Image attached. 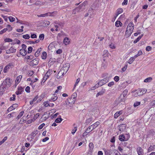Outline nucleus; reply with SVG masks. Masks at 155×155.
Masks as SVG:
<instances>
[{
  "mask_svg": "<svg viewBox=\"0 0 155 155\" xmlns=\"http://www.w3.org/2000/svg\"><path fill=\"white\" fill-rule=\"evenodd\" d=\"M11 83L10 79L7 78L2 83L0 86V95H2L5 90L10 87Z\"/></svg>",
  "mask_w": 155,
  "mask_h": 155,
  "instance_id": "f257e3e1",
  "label": "nucleus"
},
{
  "mask_svg": "<svg viewBox=\"0 0 155 155\" xmlns=\"http://www.w3.org/2000/svg\"><path fill=\"white\" fill-rule=\"evenodd\" d=\"M134 29V24L132 21L129 23L127 26L125 31V35L127 37L130 36L132 33Z\"/></svg>",
  "mask_w": 155,
  "mask_h": 155,
  "instance_id": "f03ea898",
  "label": "nucleus"
},
{
  "mask_svg": "<svg viewBox=\"0 0 155 155\" xmlns=\"http://www.w3.org/2000/svg\"><path fill=\"white\" fill-rule=\"evenodd\" d=\"M70 65L69 64L67 63L64 65L58 74V76H59L60 74H62L61 76H63L64 74H66L68 71L70 67Z\"/></svg>",
  "mask_w": 155,
  "mask_h": 155,
  "instance_id": "7ed1b4c3",
  "label": "nucleus"
},
{
  "mask_svg": "<svg viewBox=\"0 0 155 155\" xmlns=\"http://www.w3.org/2000/svg\"><path fill=\"white\" fill-rule=\"evenodd\" d=\"M130 137L128 134H122L119 136V140L121 141H125L128 140Z\"/></svg>",
  "mask_w": 155,
  "mask_h": 155,
  "instance_id": "20e7f679",
  "label": "nucleus"
},
{
  "mask_svg": "<svg viewBox=\"0 0 155 155\" xmlns=\"http://www.w3.org/2000/svg\"><path fill=\"white\" fill-rule=\"evenodd\" d=\"M100 124L99 122L97 121L94 124L91 125L89 127H88L87 129V131H89V132L88 133H89V132L92 131L94 129L96 128Z\"/></svg>",
  "mask_w": 155,
  "mask_h": 155,
  "instance_id": "39448f33",
  "label": "nucleus"
},
{
  "mask_svg": "<svg viewBox=\"0 0 155 155\" xmlns=\"http://www.w3.org/2000/svg\"><path fill=\"white\" fill-rule=\"evenodd\" d=\"M147 90L145 89H140L137 90L136 91L135 96H141L143 94H145L147 92Z\"/></svg>",
  "mask_w": 155,
  "mask_h": 155,
  "instance_id": "423d86ee",
  "label": "nucleus"
},
{
  "mask_svg": "<svg viewBox=\"0 0 155 155\" xmlns=\"http://www.w3.org/2000/svg\"><path fill=\"white\" fill-rule=\"evenodd\" d=\"M128 92V90L127 89L124 90L122 93L119 97V101L120 102L124 101H125V97L127 95Z\"/></svg>",
  "mask_w": 155,
  "mask_h": 155,
  "instance_id": "0eeeda50",
  "label": "nucleus"
},
{
  "mask_svg": "<svg viewBox=\"0 0 155 155\" xmlns=\"http://www.w3.org/2000/svg\"><path fill=\"white\" fill-rule=\"evenodd\" d=\"M52 70H48L45 75L44 77H43V80H42L41 83H42L43 82V83H44L49 77V76L52 74Z\"/></svg>",
  "mask_w": 155,
  "mask_h": 155,
  "instance_id": "6e6552de",
  "label": "nucleus"
},
{
  "mask_svg": "<svg viewBox=\"0 0 155 155\" xmlns=\"http://www.w3.org/2000/svg\"><path fill=\"white\" fill-rule=\"evenodd\" d=\"M108 153L110 155H118L120 154L117 150L115 149L110 150L109 151Z\"/></svg>",
  "mask_w": 155,
  "mask_h": 155,
  "instance_id": "1a4fd4ad",
  "label": "nucleus"
},
{
  "mask_svg": "<svg viewBox=\"0 0 155 155\" xmlns=\"http://www.w3.org/2000/svg\"><path fill=\"white\" fill-rule=\"evenodd\" d=\"M108 81V79L107 78H105L103 79L100 80L98 82V84L100 86H102L105 84Z\"/></svg>",
  "mask_w": 155,
  "mask_h": 155,
  "instance_id": "9d476101",
  "label": "nucleus"
},
{
  "mask_svg": "<svg viewBox=\"0 0 155 155\" xmlns=\"http://www.w3.org/2000/svg\"><path fill=\"white\" fill-rule=\"evenodd\" d=\"M16 50L13 47H11L9 49L6 50V52L7 54H10L15 52L16 51Z\"/></svg>",
  "mask_w": 155,
  "mask_h": 155,
  "instance_id": "9b49d317",
  "label": "nucleus"
},
{
  "mask_svg": "<svg viewBox=\"0 0 155 155\" xmlns=\"http://www.w3.org/2000/svg\"><path fill=\"white\" fill-rule=\"evenodd\" d=\"M39 63V59L38 58H36L33 59L31 62V64L33 66L37 65Z\"/></svg>",
  "mask_w": 155,
  "mask_h": 155,
  "instance_id": "f8f14e48",
  "label": "nucleus"
},
{
  "mask_svg": "<svg viewBox=\"0 0 155 155\" xmlns=\"http://www.w3.org/2000/svg\"><path fill=\"white\" fill-rule=\"evenodd\" d=\"M13 66V64L12 63H9L8 65L5 66L3 70V71L5 73H6L8 70L10 68Z\"/></svg>",
  "mask_w": 155,
  "mask_h": 155,
  "instance_id": "ddd939ff",
  "label": "nucleus"
},
{
  "mask_svg": "<svg viewBox=\"0 0 155 155\" xmlns=\"http://www.w3.org/2000/svg\"><path fill=\"white\" fill-rule=\"evenodd\" d=\"M22 76L21 75H19L18 76L15 80V85H17L20 82L21 78H22Z\"/></svg>",
  "mask_w": 155,
  "mask_h": 155,
  "instance_id": "4468645a",
  "label": "nucleus"
},
{
  "mask_svg": "<svg viewBox=\"0 0 155 155\" xmlns=\"http://www.w3.org/2000/svg\"><path fill=\"white\" fill-rule=\"evenodd\" d=\"M137 150L138 155H143V150L141 147H138Z\"/></svg>",
  "mask_w": 155,
  "mask_h": 155,
  "instance_id": "2eb2a0df",
  "label": "nucleus"
},
{
  "mask_svg": "<svg viewBox=\"0 0 155 155\" xmlns=\"http://www.w3.org/2000/svg\"><path fill=\"white\" fill-rule=\"evenodd\" d=\"M126 128V125L124 124H121L119 126V130L121 131H124Z\"/></svg>",
  "mask_w": 155,
  "mask_h": 155,
  "instance_id": "dca6fc26",
  "label": "nucleus"
},
{
  "mask_svg": "<svg viewBox=\"0 0 155 155\" xmlns=\"http://www.w3.org/2000/svg\"><path fill=\"white\" fill-rule=\"evenodd\" d=\"M38 131L37 130H35L33 132H32L30 134V136H31V139H33L35 136L37 134H38Z\"/></svg>",
  "mask_w": 155,
  "mask_h": 155,
  "instance_id": "f3484780",
  "label": "nucleus"
},
{
  "mask_svg": "<svg viewBox=\"0 0 155 155\" xmlns=\"http://www.w3.org/2000/svg\"><path fill=\"white\" fill-rule=\"evenodd\" d=\"M20 54L23 56H25L27 54V51L25 49H21L20 50Z\"/></svg>",
  "mask_w": 155,
  "mask_h": 155,
  "instance_id": "a211bd4d",
  "label": "nucleus"
},
{
  "mask_svg": "<svg viewBox=\"0 0 155 155\" xmlns=\"http://www.w3.org/2000/svg\"><path fill=\"white\" fill-rule=\"evenodd\" d=\"M63 42L65 45H67L69 44L70 40L68 38L66 37L64 39Z\"/></svg>",
  "mask_w": 155,
  "mask_h": 155,
  "instance_id": "6ab92c4d",
  "label": "nucleus"
},
{
  "mask_svg": "<svg viewBox=\"0 0 155 155\" xmlns=\"http://www.w3.org/2000/svg\"><path fill=\"white\" fill-rule=\"evenodd\" d=\"M22 91V88L21 87H19L18 88V91H16V94L17 95L21 94Z\"/></svg>",
  "mask_w": 155,
  "mask_h": 155,
  "instance_id": "aec40b11",
  "label": "nucleus"
},
{
  "mask_svg": "<svg viewBox=\"0 0 155 155\" xmlns=\"http://www.w3.org/2000/svg\"><path fill=\"white\" fill-rule=\"evenodd\" d=\"M115 25L117 27H118L120 26H121L122 24L120 21H117L115 23Z\"/></svg>",
  "mask_w": 155,
  "mask_h": 155,
  "instance_id": "412c9836",
  "label": "nucleus"
},
{
  "mask_svg": "<svg viewBox=\"0 0 155 155\" xmlns=\"http://www.w3.org/2000/svg\"><path fill=\"white\" fill-rule=\"evenodd\" d=\"M135 58H136L134 57V56L131 57L128 61V63L130 64H131L135 60Z\"/></svg>",
  "mask_w": 155,
  "mask_h": 155,
  "instance_id": "4be33fe9",
  "label": "nucleus"
},
{
  "mask_svg": "<svg viewBox=\"0 0 155 155\" xmlns=\"http://www.w3.org/2000/svg\"><path fill=\"white\" fill-rule=\"evenodd\" d=\"M155 149V145L153 146L151 145L148 148V152H150Z\"/></svg>",
  "mask_w": 155,
  "mask_h": 155,
  "instance_id": "5701e85b",
  "label": "nucleus"
},
{
  "mask_svg": "<svg viewBox=\"0 0 155 155\" xmlns=\"http://www.w3.org/2000/svg\"><path fill=\"white\" fill-rule=\"evenodd\" d=\"M123 9L122 8H120L118 9L117 10V12L116 14L117 16L119 14L123 12Z\"/></svg>",
  "mask_w": 155,
  "mask_h": 155,
  "instance_id": "b1692460",
  "label": "nucleus"
},
{
  "mask_svg": "<svg viewBox=\"0 0 155 155\" xmlns=\"http://www.w3.org/2000/svg\"><path fill=\"white\" fill-rule=\"evenodd\" d=\"M152 80V78L151 77H149L145 79L144 82L145 83H148L150 82Z\"/></svg>",
  "mask_w": 155,
  "mask_h": 155,
  "instance_id": "393cba45",
  "label": "nucleus"
},
{
  "mask_svg": "<svg viewBox=\"0 0 155 155\" xmlns=\"http://www.w3.org/2000/svg\"><path fill=\"white\" fill-rule=\"evenodd\" d=\"M143 35H141L139 36L136 39H135L134 41V43L135 44L137 43L143 37Z\"/></svg>",
  "mask_w": 155,
  "mask_h": 155,
  "instance_id": "a878e982",
  "label": "nucleus"
},
{
  "mask_svg": "<svg viewBox=\"0 0 155 155\" xmlns=\"http://www.w3.org/2000/svg\"><path fill=\"white\" fill-rule=\"evenodd\" d=\"M38 96H35L32 100L30 101V104L31 105H32L33 104L34 102L35 101L38 99Z\"/></svg>",
  "mask_w": 155,
  "mask_h": 155,
  "instance_id": "bb28decb",
  "label": "nucleus"
},
{
  "mask_svg": "<svg viewBox=\"0 0 155 155\" xmlns=\"http://www.w3.org/2000/svg\"><path fill=\"white\" fill-rule=\"evenodd\" d=\"M76 96H77V94L75 93H74L71 96V98H73V99L74 100L71 103L74 104V102H75L74 100L75 99Z\"/></svg>",
  "mask_w": 155,
  "mask_h": 155,
  "instance_id": "cd10ccee",
  "label": "nucleus"
},
{
  "mask_svg": "<svg viewBox=\"0 0 155 155\" xmlns=\"http://www.w3.org/2000/svg\"><path fill=\"white\" fill-rule=\"evenodd\" d=\"M47 54L45 52H43L41 56V58L43 59H45L46 58Z\"/></svg>",
  "mask_w": 155,
  "mask_h": 155,
  "instance_id": "c85d7f7f",
  "label": "nucleus"
},
{
  "mask_svg": "<svg viewBox=\"0 0 155 155\" xmlns=\"http://www.w3.org/2000/svg\"><path fill=\"white\" fill-rule=\"evenodd\" d=\"M31 38H37V35L36 34H34L32 32H31Z\"/></svg>",
  "mask_w": 155,
  "mask_h": 155,
  "instance_id": "c756f323",
  "label": "nucleus"
},
{
  "mask_svg": "<svg viewBox=\"0 0 155 155\" xmlns=\"http://www.w3.org/2000/svg\"><path fill=\"white\" fill-rule=\"evenodd\" d=\"M22 38L25 39H28L30 38V35L28 34H27L24 35L22 36Z\"/></svg>",
  "mask_w": 155,
  "mask_h": 155,
  "instance_id": "7c9ffc66",
  "label": "nucleus"
},
{
  "mask_svg": "<svg viewBox=\"0 0 155 155\" xmlns=\"http://www.w3.org/2000/svg\"><path fill=\"white\" fill-rule=\"evenodd\" d=\"M45 35L44 34H41L39 35V40H43L44 38Z\"/></svg>",
  "mask_w": 155,
  "mask_h": 155,
  "instance_id": "2f4dec72",
  "label": "nucleus"
},
{
  "mask_svg": "<svg viewBox=\"0 0 155 155\" xmlns=\"http://www.w3.org/2000/svg\"><path fill=\"white\" fill-rule=\"evenodd\" d=\"M41 48H39L37 51L35 53V56L36 57H38L39 56V54L40 52L41 51Z\"/></svg>",
  "mask_w": 155,
  "mask_h": 155,
  "instance_id": "473e14b6",
  "label": "nucleus"
},
{
  "mask_svg": "<svg viewBox=\"0 0 155 155\" xmlns=\"http://www.w3.org/2000/svg\"><path fill=\"white\" fill-rule=\"evenodd\" d=\"M142 54V52L140 50L138 52L137 54L135 55L134 57L135 58H137V57L140 56V55H141Z\"/></svg>",
  "mask_w": 155,
  "mask_h": 155,
  "instance_id": "72a5a7b5",
  "label": "nucleus"
},
{
  "mask_svg": "<svg viewBox=\"0 0 155 155\" xmlns=\"http://www.w3.org/2000/svg\"><path fill=\"white\" fill-rule=\"evenodd\" d=\"M44 25H43L44 26H47L49 25L50 23L49 21H44L43 22Z\"/></svg>",
  "mask_w": 155,
  "mask_h": 155,
  "instance_id": "f704fd0d",
  "label": "nucleus"
},
{
  "mask_svg": "<svg viewBox=\"0 0 155 155\" xmlns=\"http://www.w3.org/2000/svg\"><path fill=\"white\" fill-rule=\"evenodd\" d=\"M89 147L90 148V150H91L94 148V145L92 143H90L89 144Z\"/></svg>",
  "mask_w": 155,
  "mask_h": 155,
  "instance_id": "c9c22d12",
  "label": "nucleus"
},
{
  "mask_svg": "<svg viewBox=\"0 0 155 155\" xmlns=\"http://www.w3.org/2000/svg\"><path fill=\"white\" fill-rule=\"evenodd\" d=\"M48 16H54L57 15V12H54L52 13H48Z\"/></svg>",
  "mask_w": 155,
  "mask_h": 155,
  "instance_id": "e433bc0d",
  "label": "nucleus"
},
{
  "mask_svg": "<svg viewBox=\"0 0 155 155\" xmlns=\"http://www.w3.org/2000/svg\"><path fill=\"white\" fill-rule=\"evenodd\" d=\"M8 19L11 22L14 21L15 20V18L12 16H9L8 17Z\"/></svg>",
  "mask_w": 155,
  "mask_h": 155,
  "instance_id": "4c0bfd02",
  "label": "nucleus"
},
{
  "mask_svg": "<svg viewBox=\"0 0 155 155\" xmlns=\"http://www.w3.org/2000/svg\"><path fill=\"white\" fill-rule=\"evenodd\" d=\"M77 130V127H74L72 130V131H71V133L73 134L74 135L76 132Z\"/></svg>",
  "mask_w": 155,
  "mask_h": 155,
  "instance_id": "58836bf2",
  "label": "nucleus"
},
{
  "mask_svg": "<svg viewBox=\"0 0 155 155\" xmlns=\"http://www.w3.org/2000/svg\"><path fill=\"white\" fill-rule=\"evenodd\" d=\"M109 47L111 49H115L116 48V46L114 45V44L113 43H111L109 45Z\"/></svg>",
  "mask_w": 155,
  "mask_h": 155,
  "instance_id": "ea45409f",
  "label": "nucleus"
},
{
  "mask_svg": "<svg viewBox=\"0 0 155 155\" xmlns=\"http://www.w3.org/2000/svg\"><path fill=\"white\" fill-rule=\"evenodd\" d=\"M7 137H5L2 140L0 141V146L7 139Z\"/></svg>",
  "mask_w": 155,
  "mask_h": 155,
  "instance_id": "a19ab883",
  "label": "nucleus"
},
{
  "mask_svg": "<svg viewBox=\"0 0 155 155\" xmlns=\"http://www.w3.org/2000/svg\"><path fill=\"white\" fill-rule=\"evenodd\" d=\"M62 120V119L60 118H57L55 120V122L56 123H60L61 122Z\"/></svg>",
  "mask_w": 155,
  "mask_h": 155,
  "instance_id": "79ce46f5",
  "label": "nucleus"
},
{
  "mask_svg": "<svg viewBox=\"0 0 155 155\" xmlns=\"http://www.w3.org/2000/svg\"><path fill=\"white\" fill-rule=\"evenodd\" d=\"M140 102L136 101L134 104V107H136L140 105Z\"/></svg>",
  "mask_w": 155,
  "mask_h": 155,
  "instance_id": "37998d69",
  "label": "nucleus"
},
{
  "mask_svg": "<svg viewBox=\"0 0 155 155\" xmlns=\"http://www.w3.org/2000/svg\"><path fill=\"white\" fill-rule=\"evenodd\" d=\"M34 72L32 71H29L28 72V75L29 76H31L34 74Z\"/></svg>",
  "mask_w": 155,
  "mask_h": 155,
  "instance_id": "c03bdc74",
  "label": "nucleus"
},
{
  "mask_svg": "<svg viewBox=\"0 0 155 155\" xmlns=\"http://www.w3.org/2000/svg\"><path fill=\"white\" fill-rule=\"evenodd\" d=\"M16 95L15 94H13L12 97L10 98V101H15V99Z\"/></svg>",
  "mask_w": 155,
  "mask_h": 155,
  "instance_id": "a18cd8bd",
  "label": "nucleus"
},
{
  "mask_svg": "<svg viewBox=\"0 0 155 155\" xmlns=\"http://www.w3.org/2000/svg\"><path fill=\"white\" fill-rule=\"evenodd\" d=\"M58 98V97L56 96H54L53 97H52L51 99L49 100L50 101H56Z\"/></svg>",
  "mask_w": 155,
  "mask_h": 155,
  "instance_id": "49530a36",
  "label": "nucleus"
},
{
  "mask_svg": "<svg viewBox=\"0 0 155 155\" xmlns=\"http://www.w3.org/2000/svg\"><path fill=\"white\" fill-rule=\"evenodd\" d=\"M23 113H24L23 111H21L17 116V118H18V119H19L20 118H21L22 117V116L23 115Z\"/></svg>",
  "mask_w": 155,
  "mask_h": 155,
  "instance_id": "de8ad7c7",
  "label": "nucleus"
},
{
  "mask_svg": "<svg viewBox=\"0 0 155 155\" xmlns=\"http://www.w3.org/2000/svg\"><path fill=\"white\" fill-rule=\"evenodd\" d=\"M80 78H78L76 81V82L75 83V84L74 85V87H75L77 85V84H78V83L80 81Z\"/></svg>",
  "mask_w": 155,
  "mask_h": 155,
  "instance_id": "09e8293b",
  "label": "nucleus"
},
{
  "mask_svg": "<svg viewBox=\"0 0 155 155\" xmlns=\"http://www.w3.org/2000/svg\"><path fill=\"white\" fill-rule=\"evenodd\" d=\"M114 84V81H111L108 84V86L109 87H111Z\"/></svg>",
  "mask_w": 155,
  "mask_h": 155,
  "instance_id": "8fccbe9b",
  "label": "nucleus"
},
{
  "mask_svg": "<svg viewBox=\"0 0 155 155\" xmlns=\"http://www.w3.org/2000/svg\"><path fill=\"white\" fill-rule=\"evenodd\" d=\"M25 91L27 93H29L30 92V87L29 86H27L25 89Z\"/></svg>",
  "mask_w": 155,
  "mask_h": 155,
  "instance_id": "3c124183",
  "label": "nucleus"
},
{
  "mask_svg": "<svg viewBox=\"0 0 155 155\" xmlns=\"http://www.w3.org/2000/svg\"><path fill=\"white\" fill-rule=\"evenodd\" d=\"M45 124L44 123L41 124L38 127V129L39 130H41L42 129L43 127L45 126Z\"/></svg>",
  "mask_w": 155,
  "mask_h": 155,
  "instance_id": "603ef678",
  "label": "nucleus"
},
{
  "mask_svg": "<svg viewBox=\"0 0 155 155\" xmlns=\"http://www.w3.org/2000/svg\"><path fill=\"white\" fill-rule=\"evenodd\" d=\"M8 30V29L7 28H5L3 29V30H2L0 31V34H2L3 33L5 32L6 31H7Z\"/></svg>",
  "mask_w": 155,
  "mask_h": 155,
  "instance_id": "864d4df0",
  "label": "nucleus"
},
{
  "mask_svg": "<svg viewBox=\"0 0 155 155\" xmlns=\"http://www.w3.org/2000/svg\"><path fill=\"white\" fill-rule=\"evenodd\" d=\"M4 41L5 42H10L12 41V40L9 38H7L5 39Z\"/></svg>",
  "mask_w": 155,
  "mask_h": 155,
  "instance_id": "5fc2aeb1",
  "label": "nucleus"
},
{
  "mask_svg": "<svg viewBox=\"0 0 155 155\" xmlns=\"http://www.w3.org/2000/svg\"><path fill=\"white\" fill-rule=\"evenodd\" d=\"M48 16V13H46L45 14H41L40 15H38V17H45L46 16Z\"/></svg>",
  "mask_w": 155,
  "mask_h": 155,
  "instance_id": "6e6d98bb",
  "label": "nucleus"
},
{
  "mask_svg": "<svg viewBox=\"0 0 155 155\" xmlns=\"http://www.w3.org/2000/svg\"><path fill=\"white\" fill-rule=\"evenodd\" d=\"M128 3V0H124L123 2L122 3V5L124 6V5H127Z\"/></svg>",
  "mask_w": 155,
  "mask_h": 155,
  "instance_id": "4d7b16f0",
  "label": "nucleus"
},
{
  "mask_svg": "<svg viewBox=\"0 0 155 155\" xmlns=\"http://www.w3.org/2000/svg\"><path fill=\"white\" fill-rule=\"evenodd\" d=\"M127 67V64H126L124 67L122 68V70L124 72L126 71Z\"/></svg>",
  "mask_w": 155,
  "mask_h": 155,
  "instance_id": "13d9d810",
  "label": "nucleus"
},
{
  "mask_svg": "<svg viewBox=\"0 0 155 155\" xmlns=\"http://www.w3.org/2000/svg\"><path fill=\"white\" fill-rule=\"evenodd\" d=\"M15 41L14 42H13L12 43V45H14L15 43H17V44H19L20 43V41L16 39L15 40Z\"/></svg>",
  "mask_w": 155,
  "mask_h": 155,
  "instance_id": "bf43d9fd",
  "label": "nucleus"
},
{
  "mask_svg": "<svg viewBox=\"0 0 155 155\" xmlns=\"http://www.w3.org/2000/svg\"><path fill=\"white\" fill-rule=\"evenodd\" d=\"M108 54H103V60L105 61L106 60L105 58H108Z\"/></svg>",
  "mask_w": 155,
  "mask_h": 155,
  "instance_id": "052dcab7",
  "label": "nucleus"
},
{
  "mask_svg": "<svg viewBox=\"0 0 155 155\" xmlns=\"http://www.w3.org/2000/svg\"><path fill=\"white\" fill-rule=\"evenodd\" d=\"M114 80L116 82H118L119 80V78L118 76H115L114 78Z\"/></svg>",
  "mask_w": 155,
  "mask_h": 155,
  "instance_id": "680f3d73",
  "label": "nucleus"
},
{
  "mask_svg": "<svg viewBox=\"0 0 155 155\" xmlns=\"http://www.w3.org/2000/svg\"><path fill=\"white\" fill-rule=\"evenodd\" d=\"M32 50V48L31 47H29L28 48V53H31Z\"/></svg>",
  "mask_w": 155,
  "mask_h": 155,
  "instance_id": "e2e57ef3",
  "label": "nucleus"
},
{
  "mask_svg": "<svg viewBox=\"0 0 155 155\" xmlns=\"http://www.w3.org/2000/svg\"><path fill=\"white\" fill-rule=\"evenodd\" d=\"M103 93H104V92H102V91L99 92H98L97 94L96 95V97H97L99 96L102 95L103 94Z\"/></svg>",
  "mask_w": 155,
  "mask_h": 155,
  "instance_id": "0e129e2a",
  "label": "nucleus"
},
{
  "mask_svg": "<svg viewBox=\"0 0 155 155\" xmlns=\"http://www.w3.org/2000/svg\"><path fill=\"white\" fill-rule=\"evenodd\" d=\"M152 49V48L150 46H148L146 48V50L147 51H150Z\"/></svg>",
  "mask_w": 155,
  "mask_h": 155,
  "instance_id": "69168bd1",
  "label": "nucleus"
},
{
  "mask_svg": "<svg viewBox=\"0 0 155 155\" xmlns=\"http://www.w3.org/2000/svg\"><path fill=\"white\" fill-rule=\"evenodd\" d=\"M43 105L46 107L49 106V102H45L44 103Z\"/></svg>",
  "mask_w": 155,
  "mask_h": 155,
  "instance_id": "338daca9",
  "label": "nucleus"
},
{
  "mask_svg": "<svg viewBox=\"0 0 155 155\" xmlns=\"http://www.w3.org/2000/svg\"><path fill=\"white\" fill-rule=\"evenodd\" d=\"M56 52L57 54H61L62 52V51L61 49H58V50L56 51Z\"/></svg>",
  "mask_w": 155,
  "mask_h": 155,
  "instance_id": "774afa93",
  "label": "nucleus"
}]
</instances>
